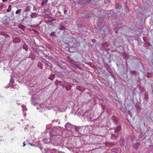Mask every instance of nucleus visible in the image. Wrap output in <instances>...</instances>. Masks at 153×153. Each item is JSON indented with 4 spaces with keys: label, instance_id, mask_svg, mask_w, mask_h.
<instances>
[{
    "label": "nucleus",
    "instance_id": "15",
    "mask_svg": "<svg viewBox=\"0 0 153 153\" xmlns=\"http://www.w3.org/2000/svg\"><path fill=\"white\" fill-rule=\"evenodd\" d=\"M129 71L130 73V74L131 75H137L138 72L135 70H132L131 69H130Z\"/></svg>",
    "mask_w": 153,
    "mask_h": 153
},
{
    "label": "nucleus",
    "instance_id": "55",
    "mask_svg": "<svg viewBox=\"0 0 153 153\" xmlns=\"http://www.w3.org/2000/svg\"><path fill=\"white\" fill-rule=\"evenodd\" d=\"M6 88H8L9 87H7V86H6Z\"/></svg>",
    "mask_w": 153,
    "mask_h": 153
},
{
    "label": "nucleus",
    "instance_id": "30",
    "mask_svg": "<svg viewBox=\"0 0 153 153\" xmlns=\"http://www.w3.org/2000/svg\"><path fill=\"white\" fill-rule=\"evenodd\" d=\"M55 77V76L54 75H51L50 77L49 78V79H50L51 80H52Z\"/></svg>",
    "mask_w": 153,
    "mask_h": 153
},
{
    "label": "nucleus",
    "instance_id": "61",
    "mask_svg": "<svg viewBox=\"0 0 153 153\" xmlns=\"http://www.w3.org/2000/svg\"><path fill=\"white\" fill-rule=\"evenodd\" d=\"M63 153H64V152H63Z\"/></svg>",
    "mask_w": 153,
    "mask_h": 153
},
{
    "label": "nucleus",
    "instance_id": "48",
    "mask_svg": "<svg viewBox=\"0 0 153 153\" xmlns=\"http://www.w3.org/2000/svg\"><path fill=\"white\" fill-rule=\"evenodd\" d=\"M39 148L41 150H42L43 149V148L42 147H40Z\"/></svg>",
    "mask_w": 153,
    "mask_h": 153
},
{
    "label": "nucleus",
    "instance_id": "22",
    "mask_svg": "<svg viewBox=\"0 0 153 153\" xmlns=\"http://www.w3.org/2000/svg\"><path fill=\"white\" fill-rule=\"evenodd\" d=\"M96 97L99 100H101L102 101H104L102 97L99 94H97L96 95Z\"/></svg>",
    "mask_w": 153,
    "mask_h": 153
},
{
    "label": "nucleus",
    "instance_id": "9",
    "mask_svg": "<svg viewBox=\"0 0 153 153\" xmlns=\"http://www.w3.org/2000/svg\"><path fill=\"white\" fill-rule=\"evenodd\" d=\"M105 68V70H104V71L105 72H108L110 74H112L114 72V70L113 69V68Z\"/></svg>",
    "mask_w": 153,
    "mask_h": 153
},
{
    "label": "nucleus",
    "instance_id": "31",
    "mask_svg": "<svg viewBox=\"0 0 153 153\" xmlns=\"http://www.w3.org/2000/svg\"><path fill=\"white\" fill-rule=\"evenodd\" d=\"M13 77L11 76V78L10 80V83H11L12 84H13L14 82V79H13Z\"/></svg>",
    "mask_w": 153,
    "mask_h": 153
},
{
    "label": "nucleus",
    "instance_id": "18",
    "mask_svg": "<svg viewBox=\"0 0 153 153\" xmlns=\"http://www.w3.org/2000/svg\"><path fill=\"white\" fill-rule=\"evenodd\" d=\"M139 90L141 92H145V89L144 87H142L141 85H139L138 86Z\"/></svg>",
    "mask_w": 153,
    "mask_h": 153
},
{
    "label": "nucleus",
    "instance_id": "42",
    "mask_svg": "<svg viewBox=\"0 0 153 153\" xmlns=\"http://www.w3.org/2000/svg\"><path fill=\"white\" fill-rule=\"evenodd\" d=\"M29 144H30L31 146H35V145L34 144H33L32 143H29Z\"/></svg>",
    "mask_w": 153,
    "mask_h": 153
},
{
    "label": "nucleus",
    "instance_id": "44",
    "mask_svg": "<svg viewBox=\"0 0 153 153\" xmlns=\"http://www.w3.org/2000/svg\"><path fill=\"white\" fill-rule=\"evenodd\" d=\"M78 114H79L81 116H83V114H79V112H78Z\"/></svg>",
    "mask_w": 153,
    "mask_h": 153
},
{
    "label": "nucleus",
    "instance_id": "1",
    "mask_svg": "<svg viewBox=\"0 0 153 153\" xmlns=\"http://www.w3.org/2000/svg\"><path fill=\"white\" fill-rule=\"evenodd\" d=\"M111 120L114 127L113 128L109 129L108 133L111 135V139L115 140L117 139L121 134L122 126L120 119L117 117L113 116L111 117Z\"/></svg>",
    "mask_w": 153,
    "mask_h": 153
},
{
    "label": "nucleus",
    "instance_id": "56",
    "mask_svg": "<svg viewBox=\"0 0 153 153\" xmlns=\"http://www.w3.org/2000/svg\"><path fill=\"white\" fill-rule=\"evenodd\" d=\"M146 67H145V69H146ZM144 68V69H145L144 68Z\"/></svg>",
    "mask_w": 153,
    "mask_h": 153
},
{
    "label": "nucleus",
    "instance_id": "26",
    "mask_svg": "<svg viewBox=\"0 0 153 153\" xmlns=\"http://www.w3.org/2000/svg\"><path fill=\"white\" fill-rule=\"evenodd\" d=\"M30 6L28 5L25 8V12L30 11Z\"/></svg>",
    "mask_w": 153,
    "mask_h": 153
},
{
    "label": "nucleus",
    "instance_id": "36",
    "mask_svg": "<svg viewBox=\"0 0 153 153\" xmlns=\"http://www.w3.org/2000/svg\"><path fill=\"white\" fill-rule=\"evenodd\" d=\"M86 94L87 95L88 97H91L92 94L91 93L89 92H87L86 93Z\"/></svg>",
    "mask_w": 153,
    "mask_h": 153
},
{
    "label": "nucleus",
    "instance_id": "59",
    "mask_svg": "<svg viewBox=\"0 0 153 153\" xmlns=\"http://www.w3.org/2000/svg\"><path fill=\"white\" fill-rule=\"evenodd\" d=\"M152 92H153V90H152Z\"/></svg>",
    "mask_w": 153,
    "mask_h": 153
},
{
    "label": "nucleus",
    "instance_id": "40",
    "mask_svg": "<svg viewBox=\"0 0 153 153\" xmlns=\"http://www.w3.org/2000/svg\"><path fill=\"white\" fill-rule=\"evenodd\" d=\"M55 33L54 32H53L51 33L50 34V35L54 36L55 35Z\"/></svg>",
    "mask_w": 153,
    "mask_h": 153
},
{
    "label": "nucleus",
    "instance_id": "17",
    "mask_svg": "<svg viewBox=\"0 0 153 153\" xmlns=\"http://www.w3.org/2000/svg\"><path fill=\"white\" fill-rule=\"evenodd\" d=\"M74 129L75 130V131L79 132V130L81 128V126H76L75 125H74Z\"/></svg>",
    "mask_w": 153,
    "mask_h": 153
},
{
    "label": "nucleus",
    "instance_id": "29",
    "mask_svg": "<svg viewBox=\"0 0 153 153\" xmlns=\"http://www.w3.org/2000/svg\"><path fill=\"white\" fill-rule=\"evenodd\" d=\"M48 3V0L43 1L41 3V5L42 6L46 5Z\"/></svg>",
    "mask_w": 153,
    "mask_h": 153
},
{
    "label": "nucleus",
    "instance_id": "32",
    "mask_svg": "<svg viewBox=\"0 0 153 153\" xmlns=\"http://www.w3.org/2000/svg\"><path fill=\"white\" fill-rule=\"evenodd\" d=\"M11 5H10L9 6L7 10V12H10L11 11Z\"/></svg>",
    "mask_w": 153,
    "mask_h": 153
},
{
    "label": "nucleus",
    "instance_id": "60",
    "mask_svg": "<svg viewBox=\"0 0 153 153\" xmlns=\"http://www.w3.org/2000/svg\"><path fill=\"white\" fill-rule=\"evenodd\" d=\"M61 68H62V67H61Z\"/></svg>",
    "mask_w": 153,
    "mask_h": 153
},
{
    "label": "nucleus",
    "instance_id": "35",
    "mask_svg": "<svg viewBox=\"0 0 153 153\" xmlns=\"http://www.w3.org/2000/svg\"><path fill=\"white\" fill-rule=\"evenodd\" d=\"M144 134H145V133H142L140 134V137H142L143 138H145V136H144Z\"/></svg>",
    "mask_w": 153,
    "mask_h": 153
},
{
    "label": "nucleus",
    "instance_id": "25",
    "mask_svg": "<svg viewBox=\"0 0 153 153\" xmlns=\"http://www.w3.org/2000/svg\"><path fill=\"white\" fill-rule=\"evenodd\" d=\"M57 74L58 76L60 78H62L64 77V75L62 74L60 72H58Z\"/></svg>",
    "mask_w": 153,
    "mask_h": 153
},
{
    "label": "nucleus",
    "instance_id": "49",
    "mask_svg": "<svg viewBox=\"0 0 153 153\" xmlns=\"http://www.w3.org/2000/svg\"><path fill=\"white\" fill-rule=\"evenodd\" d=\"M64 27H63V28H62V29H61V28H60V30H62L64 29Z\"/></svg>",
    "mask_w": 153,
    "mask_h": 153
},
{
    "label": "nucleus",
    "instance_id": "43",
    "mask_svg": "<svg viewBox=\"0 0 153 153\" xmlns=\"http://www.w3.org/2000/svg\"><path fill=\"white\" fill-rule=\"evenodd\" d=\"M4 24L5 25H8V23H7V22H5L4 23Z\"/></svg>",
    "mask_w": 153,
    "mask_h": 153
},
{
    "label": "nucleus",
    "instance_id": "51",
    "mask_svg": "<svg viewBox=\"0 0 153 153\" xmlns=\"http://www.w3.org/2000/svg\"><path fill=\"white\" fill-rule=\"evenodd\" d=\"M112 144L113 145H115V143H114V142H113V143H112Z\"/></svg>",
    "mask_w": 153,
    "mask_h": 153
},
{
    "label": "nucleus",
    "instance_id": "16",
    "mask_svg": "<svg viewBox=\"0 0 153 153\" xmlns=\"http://www.w3.org/2000/svg\"><path fill=\"white\" fill-rule=\"evenodd\" d=\"M149 98V94L147 92H145L144 94V98L146 102L147 101Z\"/></svg>",
    "mask_w": 153,
    "mask_h": 153
},
{
    "label": "nucleus",
    "instance_id": "39",
    "mask_svg": "<svg viewBox=\"0 0 153 153\" xmlns=\"http://www.w3.org/2000/svg\"><path fill=\"white\" fill-rule=\"evenodd\" d=\"M92 100L93 101V102H92V103L93 104H95L96 103V99H94V98H93L92 99Z\"/></svg>",
    "mask_w": 153,
    "mask_h": 153
},
{
    "label": "nucleus",
    "instance_id": "2",
    "mask_svg": "<svg viewBox=\"0 0 153 153\" xmlns=\"http://www.w3.org/2000/svg\"><path fill=\"white\" fill-rule=\"evenodd\" d=\"M60 131L59 127H55L51 130L50 133L51 136H55L56 134L58 133Z\"/></svg>",
    "mask_w": 153,
    "mask_h": 153
},
{
    "label": "nucleus",
    "instance_id": "53",
    "mask_svg": "<svg viewBox=\"0 0 153 153\" xmlns=\"http://www.w3.org/2000/svg\"><path fill=\"white\" fill-rule=\"evenodd\" d=\"M41 68V70H42V68H43L41 67V68Z\"/></svg>",
    "mask_w": 153,
    "mask_h": 153
},
{
    "label": "nucleus",
    "instance_id": "20",
    "mask_svg": "<svg viewBox=\"0 0 153 153\" xmlns=\"http://www.w3.org/2000/svg\"><path fill=\"white\" fill-rule=\"evenodd\" d=\"M38 16V14L35 13H33L31 15V17L32 18H36Z\"/></svg>",
    "mask_w": 153,
    "mask_h": 153
},
{
    "label": "nucleus",
    "instance_id": "4",
    "mask_svg": "<svg viewBox=\"0 0 153 153\" xmlns=\"http://www.w3.org/2000/svg\"><path fill=\"white\" fill-rule=\"evenodd\" d=\"M107 125V120L105 118L98 123V126L101 128L106 126Z\"/></svg>",
    "mask_w": 153,
    "mask_h": 153
},
{
    "label": "nucleus",
    "instance_id": "46",
    "mask_svg": "<svg viewBox=\"0 0 153 153\" xmlns=\"http://www.w3.org/2000/svg\"><path fill=\"white\" fill-rule=\"evenodd\" d=\"M25 142H24V143H23V146H25Z\"/></svg>",
    "mask_w": 153,
    "mask_h": 153
},
{
    "label": "nucleus",
    "instance_id": "37",
    "mask_svg": "<svg viewBox=\"0 0 153 153\" xmlns=\"http://www.w3.org/2000/svg\"><path fill=\"white\" fill-rule=\"evenodd\" d=\"M31 101L35 100L36 99V97L35 96L33 95L31 97Z\"/></svg>",
    "mask_w": 153,
    "mask_h": 153
},
{
    "label": "nucleus",
    "instance_id": "10",
    "mask_svg": "<svg viewBox=\"0 0 153 153\" xmlns=\"http://www.w3.org/2000/svg\"><path fill=\"white\" fill-rule=\"evenodd\" d=\"M102 106L105 108V109H104V111H106V113L108 114L110 113L112 111V109L111 107H108V108L105 107L102 104Z\"/></svg>",
    "mask_w": 153,
    "mask_h": 153
},
{
    "label": "nucleus",
    "instance_id": "7",
    "mask_svg": "<svg viewBox=\"0 0 153 153\" xmlns=\"http://www.w3.org/2000/svg\"><path fill=\"white\" fill-rule=\"evenodd\" d=\"M140 145L141 143L140 142L135 143H133L132 144V149L137 150Z\"/></svg>",
    "mask_w": 153,
    "mask_h": 153
},
{
    "label": "nucleus",
    "instance_id": "5",
    "mask_svg": "<svg viewBox=\"0 0 153 153\" xmlns=\"http://www.w3.org/2000/svg\"><path fill=\"white\" fill-rule=\"evenodd\" d=\"M74 125H72L70 123H67L65 124V127L66 130L71 131L72 128L74 127Z\"/></svg>",
    "mask_w": 153,
    "mask_h": 153
},
{
    "label": "nucleus",
    "instance_id": "52",
    "mask_svg": "<svg viewBox=\"0 0 153 153\" xmlns=\"http://www.w3.org/2000/svg\"><path fill=\"white\" fill-rule=\"evenodd\" d=\"M112 77L114 78V76H112Z\"/></svg>",
    "mask_w": 153,
    "mask_h": 153
},
{
    "label": "nucleus",
    "instance_id": "33",
    "mask_svg": "<svg viewBox=\"0 0 153 153\" xmlns=\"http://www.w3.org/2000/svg\"><path fill=\"white\" fill-rule=\"evenodd\" d=\"M29 94H32L33 93V89H30L29 91Z\"/></svg>",
    "mask_w": 153,
    "mask_h": 153
},
{
    "label": "nucleus",
    "instance_id": "3",
    "mask_svg": "<svg viewBox=\"0 0 153 153\" xmlns=\"http://www.w3.org/2000/svg\"><path fill=\"white\" fill-rule=\"evenodd\" d=\"M74 69H71L72 70H73L77 74H79L82 75H83L86 74V73H85L84 72H83L82 69V68H74Z\"/></svg>",
    "mask_w": 153,
    "mask_h": 153
},
{
    "label": "nucleus",
    "instance_id": "11",
    "mask_svg": "<svg viewBox=\"0 0 153 153\" xmlns=\"http://www.w3.org/2000/svg\"><path fill=\"white\" fill-rule=\"evenodd\" d=\"M108 29L106 26L102 27L100 30V33L102 34H104L107 30Z\"/></svg>",
    "mask_w": 153,
    "mask_h": 153
},
{
    "label": "nucleus",
    "instance_id": "12",
    "mask_svg": "<svg viewBox=\"0 0 153 153\" xmlns=\"http://www.w3.org/2000/svg\"><path fill=\"white\" fill-rule=\"evenodd\" d=\"M71 87L72 86L71 84L68 82H67V83H66L65 86V88L66 90L67 91H69L71 90Z\"/></svg>",
    "mask_w": 153,
    "mask_h": 153
},
{
    "label": "nucleus",
    "instance_id": "13",
    "mask_svg": "<svg viewBox=\"0 0 153 153\" xmlns=\"http://www.w3.org/2000/svg\"><path fill=\"white\" fill-rule=\"evenodd\" d=\"M76 89L82 92L85 91V88L84 87L79 86H76Z\"/></svg>",
    "mask_w": 153,
    "mask_h": 153
},
{
    "label": "nucleus",
    "instance_id": "23",
    "mask_svg": "<svg viewBox=\"0 0 153 153\" xmlns=\"http://www.w3.org/2000/svg\"><path fill=\"white\" fill-rule=\"evenodd\" d=\"M80 81V79L78 78H76L75 79H73V82L79 83Z\"/></svg>",
    "mask_w": 153,
    "mask_h": 153
},
{
    "label": "nucleus",
    "instance_id": "38",
    "mask_svg": "<svg viewBox=\"0 0 153 153\" xmlns=\"http://www.w3.org/2000/svg\"><path fill=\"white\" fill-rule=\"evenodd\" d=\"M19 28H21L22 30H24L25 28L24 27L23 25H21L20 26H19Z\"/></svg>",
    "mask_w": 153,
    "mask_h": 153
},
{
    "label": "nucleus",
    "instance_id": "34",
    "mask_svg": "<svg viewBox=\"0 0 153 153\" xmlns=\"http://www.w3.org/2000/svg\"><path fill=\"white\" fill-rule=\"evenodd\" d=\"M21 9H19L17 10L16 12V14H19L21 12Z\"/></svg>",
    "mask_w": 153,
    "mask_h": 153
},
{
    "label": "nucleus",
    "instance_id": "21",
    "mask_svg": "<svg viewBox=\"0 0 153 153\" xmlns=\"http://www.w3.org/2000/svg\"><path fill=\"white\" fill-rule=\"evenodd\" d=\"M102 108L103 110L102 112L100 114L99 117L97 119H101V116L103 113L104 112V109L105 108H103L102 106Z\"/></svg>",
    "mask_w": 153,
    "mask_h": 153
},
{
    "label": "nucleus",
    "instance_id": "54",
    "mask_svg": "<svg viewBox=\"0 0 153 153\" xmlns=\"http://www.w3.org/2000/svg\"><path fill=\"white\" fill-rule=\"evenodd\" d=\"M56 136H55V137H56V136H57V135H58L57 134H56Z\"/></svg>",
    "mask_w": 153,
    "mask_h": 153
},
{
    "label": "nucleus",
    "instance_id": "19",
    "mask_svg": "<svg viewBox=\"0 0 153 153\" xmlns=\"http://www.w3.org/2000/svg\"><path fill=\"white\" fill-rule=\"evenodd\" d=\"M136 108L137 109L136 112L137 114V115H138L139 114L141 110V108L140 107H137L136 106Z\"/></svg>",
    "mask_w": 153,
    "mask_h": 153
},
{
    "label": "nucleus",
    "instance_id": "57",
    "mask_svg": "<svg viewBox=\"0 0 153 153\" xmlns=\"http://www.w3.org/2000/svg\"><path fill=\"white\" fill-rule=\"evenodd\" d=\"M48 66H49V67H50V66H51L50 65H48Z\"/></svg>",
    "mask_w": 153,
    "mask_h": 153
},
{
    "label": "nucleus",
    "instance_id": "24",
    "mask_svg": "<svg viewBox=\"0 0 153 153\" xmlns=\"http://www.w3.org/2000/svg\"><path fill=\"white\" fill-rule=\"evenodd\" d=\"M28 47L26 44H24L23 46V48L24 49H25L26 51L28 50Z\"/></svg>",
    "mask_w": 153,
    "mask_h": 153
},
{
    "label": "nucleus",
    "instance_id": "47",
    "mask_svg": "<svg viewBox=\"0 0 153 153\" xmlns=\"http://www.w3.org/2000/svg\"><path fill=\"white\" fill-rule=\"evenodd\" d=\"M7 0H2L3 2H5L6 1H7Z\"/></svg>",
    "mask_w": 153,
    "mask_h": 153
},
{
    "label": "nucleus",
    "instance_id": "28",
    "mask_svg": "<svg viewBox=\"0 0 153 153\" xmlns=\"http://www.w3.org/2000/svg\"><path fill=\"white\" fill-rule=\"evenodd\" d=\"M31 104H32L33 105L36 106L38 104V103L35 101V100L33 101H31Z\"/></svg>",
    "mask_w": 153,
    "mask_h": 153
},
{
    "label": "nucleus",
    "instance_id": "50",
    "mask_svg": "<svg viewBox=\"0 0 153 153\" xmlns=\"http://www.w3.org/2000/svg\"><path fill=\"white\" fill-rule=\"evenodd\" d=\"M67 10H65L64 11V13H65Z\"/></svg>",
    "mask_w": 153,
    "mask_h": 153
},
{
    "label": "nucleus",
    "instance_id": "45",
    "mask_svg": "<svg viewBox=\"0 0 153 153\" xmlns=\"http://www.w3.org/2000/svg\"><path fill=\"white\" fill-rule=\"evenodd\" d=\"M88 77H89V76H88V75H87V76H86V77H84V78H88Z\"/></svg>",
    "mask_w": 153,
    "mask_h": 153
},
{
    "label": "nucleus",
    "instance_id": "14",
    "mask_svg": "<svg viewBox=\"0 0 153 153\" xmlns=\"http://www.w3.org/2000/svg\"><path fill=\"white\" fill-rule=\"evenodd\" d=\"M43 153H52L51 149L49 148H45L42 151Z\"/></svg>",
    "mask_w": 153,
    "mask_h": 153
},
{
    "label": "nucleus",
    "instance_id": "27",
    "mask_svg": "<svg viewBox=\"0 0 153 153\" xmlns=\"http://www.w3.org/2000/svg\"><path fill=\"white\" fill-rule=\"evenodd\" d=\"M19 88V87L18 86L15 85H13L11 87V89L13 88V89H16L17 90H18Z\"/></svg>",
    "mask_w": 153,
    "mask_h": 153
},
{
    "label": "nucleus",
    "instance_id": "6",
    "mask_svg": "<svg viewBox=\"0 0 153 153\" xmlns=\"http://www.w3.org/2000/svg\"><path fill=\"white\" fill-rule=\"evenodd\" d=\"M56 82H58V84L59 85V86L62 87L63 88H65L66 83H67V82L63 80H56Z\"/></svg>",
    "mask_w": 153,
    "mask_h": 153
},
{
    "label": "nucleus",
    "instance_id": "8",
    "mask_svg": "<svg viewBox=\"0 0 153 153\" xmlns=\"http://www.w3.org/2000/svg\"><path fill=\"white\" fill-rule=\"evenodd\" d=\"M57 139L56 138L55 140V139L52 140H51L52 143L54 145H58L59 143L58 138H60V136L59 135H57Z\"/></svg>",
    "mask_w": 153,
    "mask_h": 153
},
{
    "label": "nucleus",
    "instance_id": "41",
    "mask_svg": "<svg viewBox=\"0 0 153 153\" xmlns=\"http://www.w3.org/2000/svg\"><path fill=\"white\" fill-rule=\"evenodd\" d=\"M120 146L122 147H123V146H124V144L123 143H121L120 144Z\"/></svg>",
    "mask_w": 153,
    "mask_h": 153
},
{
    "label": "nucleus",
    "instance_id": "58",
    "mask_svg": "<svg viewBox=\"0 0 153 153\" xmlns=\"http://www.w3.org/2000/svg\"><path fill=\"white\" fill-rule=\"evenodd\" d=\"M49 64L50 65H51V64H50V63L49 62Z\"/></svg>",
    "mask_w": 153,
    "mask_h": 153
}]
</instances>
